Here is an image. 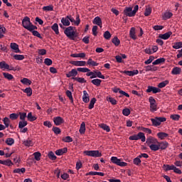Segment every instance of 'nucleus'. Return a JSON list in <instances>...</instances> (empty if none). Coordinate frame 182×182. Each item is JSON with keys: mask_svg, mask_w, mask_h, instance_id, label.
I'll use <instances>...</instances> for the list:
<instances>
[{"mask_svg": "<svg viewBox=\"0 0 182 182\" xmlns=\"http://www.w3.org/2000/svg\"><path fill=\"white\" fill-rule=\"evenodd\" d=\"M75 29H76V28L73 26H69L64 31L65 35H66L69 39H71V41H75L76 36H76V31H75Z\"/></svg>", "mask_w": 182, "mask_h": 182, "instance_id": "1", "label": "nucleus"}, {"mask_svg": "<svg viewBox=\"0 0 182 182\" xmlns=\"http://www.w3.org/2000/svg\"><path fill=\"white\" fill-rule=\"evenodd\" d=\"M141 140V141H146V136H144V133L139 132L138 134H134L129 136V140Z\"/></svg>", "mask_w": 182, "mask_h": 182, "instance_id": "2", "label": "nucleus"}, {"mask_svg": "<svg viewBox=\"0 0 182 182\" xmlns=\"http://www.w3.org/2000/svg\"><path fill=\"white\" fill-rule=\"evenodd\" d=\"M166 117H155L151 119L153 126L156 127L160 126V124H161L163 122H166Z\"/></svg>", "mask_w": 182, "mask_h": 182, "instance_id": "3", "label": "nucleus"}, {"mask_svg": "<svg viewBox=\"0 0 182 182\" xmlns=\"http://www.w3.org/2000/svg\"><path fill=\"white\" fill-rule=\"evenodd\" d=\"M111 161L114 163V164H117V166H120V167H126V166H127V163L122 161L121 159H117L116 156H112Z\"/></svg>", "mask_w": 182, "mask_h": 182, "instance_id": "4", "label": "nucleus"}, {"mask_svg": "<svg viewBox=\"0 0 182 182\" xmlns=\"http://www.w3.org/2000/svg\"><path fill=\"white\" fill-rule=\"evenodd\" d=\"M84 154L90 157H102V153L99 151H85Z\"/></svg>", "mask_w": 182, "mask_h": 182, "instance_id": "5", "label": "nucleus"}, {"mask_svg": "<svg viewBox=\"0 0 182 182\" xmlns=\"http://www.w3.org/2000/svg\"><path fill=\"white\" fill-rule=\"evenodd\" d=\"M31 24L32 23L31 22V18H29V17L28 16L24 17L22 21V25L25 28V29H27V31H28Z\"/></svg>", "mask_w": 182, "mask_h": 182, "instance_id": "6", "label": "nucleus"}, {"mask_svg": "<svg viewBox=\"0 0 182 182\" xmlns=\"http://www.w3.org/2000/svg\"><path fill=\"white\" fill-rule=\"evenodd\" d=\"M53 122L55 126H60L65 123V120L61 117H55L53 118Z\"/></svg>", "mask_w": 182, "mask_h": 182, "instance_id": "7", "label": "nucleus"}, {"mask_svg": "<svg viewBox=\"0 0 182 182\" xmlns=\"http://www.w3.org/2000/svg\"><path fill=\"white\" fill-rule=\"evenodd\" d=\"M159 93V92H161V90H160L158 87H153V86H148V89L146 90V93Z\"/></svg>", "mask_w": 182, "mask_h": 182, "instance_id": "8", "label": "nucleus"}, {"mask_svg": "<svg viewBox=\"0 0 182 182\" xmlns=\"http://www.w3.org/2000/svg\"><path fill=\"white\" fill-rule=\"evenodd\" d=\"M146 143L150 147L151 144H157V143H159V141H157L155 138L152 136H149L148 139H146Z\"/></svg>", "mask_w": 182, "mask_h": 182, "instance_id": "9", "label": "nucleus"}, {"mask_svg": "<svg viewBox=\"0 0 182 182\" xmlns=\"http://www.w3.org/2000/svg\"><path fill=\"white\" fill-rule=\"evenodd\" d=\"M0 69H7L8 70H16L15 68H9V65L5 61L0 62Z\"/></svg>", "mask_w": 182, "mask_h": 182, "instance_id": "10", "label": "nucleus"}, {"mask_svg": "<svg viewBox=\"0 0 182 182\" xmlns=\"http://www.w3.org/2000/svg\"><path fill=\"white\" fill-rule=\"evenodd\" d=\"M10 48L15 51L16 53H21V50H19V46L16 43H11L10 44Z\"/></svg>", "mask_w": 182, "mask_h": 182, "instance_id": "11", "label": "nucleus"}, {"mask_svg": "<svg viewBox=\"0 0 182 182\" xmlns=\"http://www.w3.org/2000/svg\"><path fill=\"white\" fill-rule=\"evenodd\" d=\"M157 144L161 150H166L168 147V142L167 141L158 142Z\"/></svg>", "mask_w": 182, "mask_h": 182, "instance_id": "12", "label": "nucleus"}, {"mask_svg": "<svg viewBox=\"0 0 182 182\" xmlns=\"http://www.w3.org/2000/svg\"><path fill=\"white\" fill-rule=\"evenodd\" d=\"M171 35H173V33L171 31H168L167 33H165L164 34H159V38H160V39L166 40L168 39V38H170Z\"/></svg>", "mask_w": 182, "mask_h": 182, "instance_id": "13", "label": "nucleus"}, {"mask_svg": "<svg viewBox=\"0 0 182 182\" xmlns=\"http://www.w3.org/2000/svg\"><path fill=\"white\" fill-rule=\"evenodd\" d=\"M75 76H77V70L76 69H73L72 71L66 74L67 77H75Z\"/></svg>", "mask_w": 182, "mask_h": 182, "instance_id": "14", "label": "nucleus"}, {"mask_svg": "<svg viewBox=\"0 0 182 182\" xmlns=\"http://www.w3.org/2000/svg\"><path fill=\"white\" fill-rule=\"evenodd\" d=\"M70 63L71 65H73L74 66H85L86 65V61H70Z\"/></svg>", "mask_w": 182, "mask_h": 182, "instance_id": "15", "label": "nucleus"}, {"mask_svg": "<svg viewBox=\"0 0 182 182\" xmlns=\"http://www.w3.org/2000/svg\"><path fill=\"white\" fill-rule=\"evenodd\" d=\"M132 12H133V7H126L124 10V14L126 16H134L131 15Z\"/></svg>", "mask_w": 182, "mask_h": 182, "instance_id": "16", "label": "nucleus"}, {"mask_svg": "<svg viewBox=\"0 0 182 182\" xmlns=\"http://www.w3.org/2000/svg\"><path fill=\"white\" fill-rule=\"evenodd\" d=\"M65 153H68V148L65 147L63 149H60L55 151L56 156H63Z\"/></svg>", "mask_w": 182, "mask_h": 182, "instance_id": "17", "label": "nucleus"}, {"mask_svg": "<svg viewBox=\"0 0 182 182\" xmlns=\"http://www.w3.org/2000/svg\"><path fill=\"white\" fill-rule=\"evenodd\" d=\"M82 100H83L84 103H89V102L90 100L89 94L87 93V92H86V90L83 91Z\"/></svg>", "mask_w": 182, "mask_h": 182, "instance_id": "18", "label": "nucleus"}, {"mask_svg": "<svg viewBox=\"0 0 182 182\" xmlns=\"http://www.w3.org/2000/svg\"><path fill=\"white\" fill-rule=\"evenodd\" d=\"M70 17L69 16H67L65 18H63L61 19V22L63 25V26H69L70 25Z\"/></svg>", "mask_w": 182, "mask_h": 182, "instance_id": "19", "label": "nucleus"}, {"mask_svg": "<svg viewBox=\"0 0 182 182\" xmlns=\"http://www.w3.org/2000/svg\"><path fill=\"white\" fill-rule=\"evenodd\" d=\"M129 36L132 39H134V41L137 39V36H136V28L134 27L131 28Z\"/></svg>", "mask_w": 182, "mask_h": 182, "instance_id": "20", "label": "nucleus"}, {"mask_svg": "<svg viewBox=\"0 0 182 182\" xmlns=\"http://www.w3.org/2000/svg\"><path fill=\"white\" fill-rule=\"evenodd\" d=\"M92 23L94 25H97V26H100V28H102V18L100 17L97 16L94 18Z\"/></svg>", "mask_w": 182, "mask_h": 182, "instance_id": "21", "label": "nucleus"}, {"mask_svg": "<svg viewBox=\"0 0 182 182\" xmlns=\"http://www.w3.org/2000/svg\"><path fill=\"white\" fill-rule=\"evenodd\" d=\"M125 75H127V76H134V75H137L139 73V70H134L133 71H129V70H124L123 72Z\"/></svg>", "mask_w": 182, "mask_h": 182, "instance_id": "22", "label": "nucleus"}, {"mask_svg": "<svg viewBox=\"0 0 182 182\" xmlns=\"http://www.w3.org/2000/svg\"><path fill=\"white\" fill-rule=\"evenodd\" d=\"M0 164H3L4 166H8L9 167L11 166H14V163L11 159H7L5 161L0 160Z\"/></svg>", "mask_w": 182, "mask_h": 182, "instance_id": "23", "label": "nucleus"}, {"mask_svg": "<svg viewBox=\"0 0 182 182\" xmlns=\"http://www.w3.org/2000/svg\"><path fill=\"white\" fill-rule=\"evenodd\" d=\"M171 16H173V13H171L170 11H166L163 14L162 19L164 21H166V19H170V18H171Z\"/></svg>", "mask_w": 182, "mask_h": 182, "instance_id": "24", "label": "nucleus"}, {"mask_svg": "<svg viewBox=\"0 0 182 182\" xmlns=\"http://www.w3.org/2000/svg\"><path fill=\"white\" fill-rule=\"evenodd\" d=\"M158 68L154 65H148L145 67L146 72H156Z\"/></svg>", "mask_w": 182, "mask_h": 182, "instance_id": "25", "label": "nucleus"}, {"mask_svg": "<svg viewBox=\"0 0 182 182\" xmlns=\"http://www.w3.org/2000/svg\"><path fill=\"white\" fill-rule=\"evenodd\" d=\"M70 22H73L77 26H79V23H80V18H79V16H77L76 20L72 17V16H69Z\"/></svg>", "mask_w": 182, "mask_h": 182, "instance_id": "26", "label": "nucleus"}, {"mask_svg": "<svg viewBox=\"0 0 182 182\" xmlns=\"http://www.w3.org/2000/svg\"><path fill=\"white\" fill-rule=\"evenodd\" d=\"M79 132L80 134H85L86 132V124L85 123V122H82Z\"/></svg>", "mask_w": 182, "mask_h": 182, "instance_id": "27", "label": "nucleus"}, {"mask_svg": "<svg viewBox=\"0 0 182 182\" xmlns=\"http://www.w3.org/2000/svg\"><path fill=\"white\" fill-rule=\"evenodd\" d=\"M157 136H158L159 139H160L161 140H164V139H166V137H168V134H167L166 132H159L157 134Z\"/></svg>", "mask_w": 182, "mask_h": 182, "instance_id": "28", "label": "nucleus"}, {"mask_svg": "<svg viewBox=\"0 0 182 182\" xmlns=\"http://www.w3.org/2000/svg\"><path fill=\"white\" fill-rule=\"evenodd\" d=\"M181 73V68L178 67H174L171 71L172 75H180Z\"/></svg>", "mask_w": 182, "mask_h": 182, "instance_id": "29", "label": "nucleus"}, {"mask_svg": "<svg viewBox=\"0 0 182 182\" xmlns=\"http://www.w3.org/2000/svg\"><path fill=\"white\" fill-rule=\"evenodd\" d=\"M51 29H53V31H54L55 35H59V26L58 25V23H54L52 26H51Z\"/></svg>", "mask_w": 182, "mask_h": 182, "instance_id": "30", "label": "nucleus"}, {"mask_svg": "<svg viewBox=\"0 0 182 182\" xmlns=\"http://www.w3.org/2000/svg\"><path fill=\"white\" fill-rule=\"evenodd\" d=\"M22 91L24 92V93H26L27 96L29 97L31 96H32V88H31V87H26V89L24 90H22Z\"/></svg>", "mask_w": 182, "mask_h": 182, "instance_id": "31", "label": "nucleus"}, {"mask_svg": "<svg viewBox=\"0 0 182 182\" xmlns=\"http://www.w3.org/2000/svg\"><path fill=\"white\" fill-rule=\"evenodd\" d=\"M164 62H166V58H161L153 62L152 65H160V63H164Z\"/></svg>", "mask_w": 182, "mask_h": 182, "instance_id": "32", "label": "nucleus"}, {"mask_svg": "<svg viewBox=\"0 0 182 182\" xmlns=\"http://www.w3.org/2000/svg\"><path fill=\"white\" fill-rule=\"evenodd\" d=\"M21 82L23 83V85H26V86L32 85V81L28 78H23L21 80Z\"/></svg>", "mask_w": 182, "mask_h": 182, "instance_id": "33", "label": "nucleus"}, {"mask_svg": "<svg viewBox=\"0 0 182 182\" xmlns=\"http://www.w3.org/2000/svg\"><path fill=\"white\" fill-rule=\"evenodd\" d=\"M149 148L152 151H157V150H160V147L159 146V144H154L150 145Z\"/></svg>", "mask_w": 182, "mask_h": 182, "instance_id": "34", "label": "nucleus"}, {"mask_svg": "<svg viewBox=\"0 0 182 182\" xmlns=\"http://www.w3.org/2000/svg\"><path fill=\"white\" fill-rule=\"evenodd\" d=\"M112 42L115 46H119V45H120V40L117 36H114V38H112Z\"/></svg>", "mask_w": 182, "mask_h": 182, "instance_id": "35", "label": "nucleus"}, {"mask_svg": "<svg viewBox=\"0 0 182 182\" xmlns=\"http://www.w3.org/2000/svg\"><path fill=\"white\" fill-rule=\"evenodd\" d=\"M27 119L29 122H35L36 120V117L32 115V112H29L27 115Z\"/></svg>", "mask_w": 182, "mask_h": 182, "instance_id": "36", "label": "nucleus"}, {"mask_svg": "<svg viewBox=\"0 0 182 182\" xmlns=\"http://www.w3.org/2000/svg\"><path fill=\"white\" fill-rule=\"evenodd\" d=\"M151 14V7L147 6L145 9L144 15L145 16H150Z\"/></svg>", "mask_w": 182, "mask_h": 182, "instance_id": "37", "label": "nucleus"}, {"mask_svg": "<svg viewBox=\"0 0 182 182\" xmlns=\"http://www.w3.org/2000/svg\"><path fill=\"white\" fill-rule=\"evenodd\" d=\"M91 83H92V85H95V86H100V84L102 83V80L100 79H94L91 81Z\"/></svg>", "mask_w": 182, "mask_h": 182, "instance_id": "38", "label": "nucleus"}, {"mask_svg": "<svg viewBox=\"0 0 182 182\" xmlns=\"http://www.w3.org/2000/svg\"><path fill=\"white\" fill-rule=\"evenodd\" d=\"M87 63L90 66H98L99 65V63H96L95 61H93V60H92V58H89Z\"/></svg>", "mask_w": 182, "mask_h": 182, "instance_id": "39", "label": "nucleus"}, {"mask_svg": "<svg viewBox=\"0 0 182 182\" xmlns=\"http://www.w3.org/2000/svg\"><path fill=\"white\" fill-rule=\"evenodd\" d=\"M26 126H28V122L27 121H20L18 122V128L19 129H23Z\"/></svg>", "mask_w": 182, "mask_h": 182, "instance_id": "40", "label": "nucleus"}, {"mask_svg": "<svg viewBox=\"0 0 182 182\" xmlns=\"http://www.w3.org/2000/svg\"><path fill=\"white\" fill-rule=\"evenodd\" d=\"M3 76L8 80H12V79H14V75L8 73H3Z\"/></svg>", "mask_w": 182, "mask_h": 182, "instance_id": "41", "label": "nucleus"}, {"mask_svg": "<svg viewBox=\"0 0 182 182\" xmlns=\"http://www.w3.org/2000/svg\"><path fill=\"white\" fill-rule=\"evenodd\" d=\"M62 140L64 143H72V141H73V139L69 136L63 137Z\"/></svg>", "mask_w": 182, "mask_h": 182, "instance_id": "42", "label": "nucleus"}, {"mask_svg": "<svg viewBox=\"0 0 182 182\" xmlns=\"http://www.w3.org/2000/svg\"><path fill=\"white\" fill-rule=\"evenodd\" d=\"M26 171V169L25 168H16L13 171V173H18V174H21V173H23Z\"/></svg>", "mask_w": 182, "mask_h": 182, "instance_id": "43", "label": "nucleus"}, {"mask_svg": "<svg viewBox=\"0 0 182 182\" xmlns=\"http://www.w3.org/2000/svg\"><path fill=\"white\" fill-rule=\"evenodd\" d=\"M73 80H76L78 83H86V80L83 77H72Z\"/></svg>", "mask_w": 182, "mask_h": 182, "instance_id": "44", "label": "nucleus"}, {"mask_svg": "<svg viewBox=\"0 0 182 182\" xmlns=\"http://www.w3.org/2000/svg\"><path fill=\"white\" fill-rule=\"evenodd\" d=\"M4 124H5V127H9V124H11V120L8 117H4L3 119Z\"/></svg>", "mask_w": 182, "mask_h": 182, "instance_id": "45", "label": "nucleus"}, {"mask_svg": "<svg viewBox=\"0 0 182 182\" xmlns=\"http://www.w3.org/2000/svg\"><path fill=\"white\" fill-rule=\"evenodd\" d=\"M104 38L105 39H107V41H109L112 38V34L110 33V31H107L104 33Z\"/></svg>", "mask_w": 182, "mask_h": 182, "instance_id": "46", "label": "nucleus"}, {"mask_svg": "<svg viewBox=\"0 0 182 182\" xmlns=\"http://www.w3.org/2000/svg\"><path fill=\"white\" fill-rule=\"evenodd\" d=\"M95 103H96V98L93 97L90 100L88 109H93L95 107Z\"/></svg>", "mask_w": 182, "mask_h": 182, "instance_id": "47", "label": "nucleus"}, {"mask_svg": "<svg viewBox=\"0 0 182 182\" xmlns=\"http://www.w3.org/2000/svg\"><path fill=\"white\" fill-rule=\"evenodd\" d=\"M15 143V140L13 138H7L6 140V144H7L8 146H12Z\"/></svg>", "mask_w": 182, "mask_h": 182, "instance_id": "48", "label": "nucleus"}, {"mask_svg": "<svg viewBox=\"0 0 182 182\" xmlns=\"http://www.w3.org/2000/svg\"><path fill=\"white\" fill-rule=\"evenodd\" d=\"M168 83V80H165L164 82H161L158 85V87H159V89H162V87H166Z\"/></svg>", "mask_w": 182, "mask_h": 182, "instance_id": "49", "label": "nucleus"}, {"mask_svg": "<svg viewBox=\"0 0 182 182\" xmlns=\"http://www.w3.org/2000/svg\"><path fill=\"white\" fill-rule=\"evenodd\" d=\"M33 156L35 160H36V161H39L41 160V156H42V154H41V152H35L33 154Z\"/></svg>", "mask_w": 182, "mask_h": 182, "instance_id": "50", "label": "nucleus"}, {"mask_svg": "<svg viewBox=\"0 0 182 182\" xmlns=\"http://www.w3.org/2000/svg\"><path fill=\"white\" fill-rule=\"evenodd\" d=\"M14 58L16 60H23V59H25V55L16 54Z\"/></svg>", "mask_w": 182, "mask_h": 182, "instance_id": "51", "label": "nucleus"}, {"mask_svg": "<svg viewBox=\"0 0 182 182\" xmlns=\"http://www.w3.org/2000/svg\"><path fill=\"white\" fill-rule=\"evenodd\" d=\"M48 158L50 159V160H53V161L56 160V159H58V157L55 156V154L53 153V151H50L48 153Z\"/></svg>", "mask_w": 182, "mask_h": 182, "instance_id": "52", "label": "nucleus"}, {"mask_svg": "<svg viewBox=\"0 0 182 182\" xmlns=\"http://www.w3.org/2000/svg\"><path fill=\"white\" fill-rule=\"evenodd\" d=\"M77 72H82V73H86V72H90V70L87 68H77Z\"/></svg>", "mask_w": 182, "mask_h": 182, "instance_id": "53", "label": "nucleus"}, {"mask_svg": "<svg viewBox=\"0 0 182 182\" xmlns=\"http://www.w3.org/2000/svg\"><path fill=\"white\" fill-rule=\"evenodd\" d=\"M164 167H166L165 171H170V170H174L175 166H174V165L170 166V165H168V164H166V165L164 164Z\"/></svg>", "mask_w": 182, "mask_h": 182, "instance_id": "54", "label": "nucleus"}, {"mask_svg": "<svg viewBox=\"0 0 182 182\" xmlns=\"http://www.w3.org/2000/svg\"><path fill=\"white\" fill-rule=\"evenodd\" d=\"M173 49H180L182 48V42H176L173 46Z\"/></svg>", "mask_w": 182, "mask_h": 182, "instance_id": "55", "label": "nucleus"}, {"mask_svg": "<svg viewBox=\"0 0 182 182\" xmlns=\"http://www.w3.org/2000/svg\"><path fill=\"white\" fill-rule=\"evenodd\" d=\"M133 163L136 166H140V164H141V160H140V158L138 156L134 159Z\"/></svg>", "mask_w": 182, "mask_h": 182, "instance_id": "56", "label": "nucleus"}, {"mask_svg": "<svg viewBox=\"0 0 182 182\" xmlns=\"http://www.w3.org/2000/svg\"><path fill=\"white\" fill-rule=\"evenodd\" d=\"M66 95L70 99L71 103H73V97L72 96V92H70V90H67Z\"/></svg>", "mask_w": 182, "mask_h": 182, "instance_id": "57", "label": "nucleus"}, {"mask_svg": "<svg viewBox=\"0 0 182 182\" xmlns=\"http://www.w3.org/2000/svg\"><path fill=\"white\" fill-rule=\"evenodd\" d=\"M43 11H53V6H46L43 7Z\"/></svg>", "mask_w": 182, "mask_h": 182, "instance_id": "58", "label": "nucleus"}, {"mask_svg": "<svg viewBox=\"0 0 182 182\" xmlns=\"http://www.w3.org/2000/svg\"><path fill=\"white\" fill-rule=\"evenodd\" d=\"M150 110L151 112H156L157 111V105L155 104H150Z\"/></svg>", "mask_w": 182, "mask_h": 182, "instance_id": "59", "label": "nucleus"}, {"mask_svg": "<svg viewBox=\"0 0 182 182\" xmlns=\"http://www.w3.org/2000/svg\"><path fill=\"white\" fill-rule=\"evenodd\" d=\"M53 132H54L55 134H60L61 133L60 128L58 127H53Z\"/></svg>", "mask_w": 182, "mask_h": 182, "instance_id": "60", "label": "nucleus"}, {"mask_svg": "<svg viewBox=\"0 0 182 182\" xmlns=\"http://www.w3.org/2000/svg\"><path fill=\"white\" fill-rule=\"evenodd\" d=\"M9 117L10 119H11V120H16V119L19 117V114L16 113H12L9 115Z\"/></svg>", "mask_w": 182, "mask_h": 182, "instance_id": "61", "label": "nucleus"}, {"mask_svg": "<svg viewBox=\"0 0 182 182\" xmlns=\"http://www.w3.org/2000/svg\"><path fill=\"white\" fill-rule=\"evenodd\" d=\"M19 116L20 120L26 121L25 119H26V112H19Z\"/></svg>", "mask_w": 182, "mask_h": 182, "instance_id": "62", "label": "nucleus"}, {"mask_svg": "<svg viewBox=\"0 0 182 182\" xmlns=\"http://www.w3.org/2000/svg\"><path fill=\"white\" fill-rule=\"evenodd\" d=\"M171 119H172V120H175V121H178L180 120V115L179 114H171L170 116Z\"/></svg>", "mask_w": 182, "mask_h": 182, "instance_id": "63", "label": "nucleus"}, {"mask_svg": "<svg viewBox=\"0 0 182 182\" xmlns=\"http://www.w3.org/2000/svg\"><path fill=\"white\" fill-rule=\"evenodd\" d=\"M122 114L124 116H129L130 114V109L125 108L122 110Z\"/></svg>", "mask_w": 182, "mask_h": 182, "instance_id": "64", "label": "nucleus"}]
</instances>
